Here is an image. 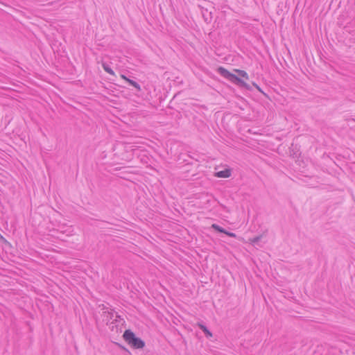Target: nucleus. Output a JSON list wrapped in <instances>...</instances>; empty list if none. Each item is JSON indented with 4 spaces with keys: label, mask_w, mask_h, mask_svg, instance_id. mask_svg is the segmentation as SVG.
I'll list each match as a JSON object with an SVG mask.
<instances>
[{
    "label": "nucleus",
    "mask_w": 355,
    "mask_h": 355,
    "mask_svg": "<svg viewBox=\"0 0 355 355\" xmlns=\"http://www.w3.org/2000/svg\"><path fill=\"white\" fill-rule=\"evenodd\" d=\"M211 227H212L214 230H216V231H218V232H221V233H225V229H223V228H222L221 227H220V226H219V225H218L217 224H212V225H211Z\"/></svg>",
    "instance_id": "obj_8"
},
{
    "label": "nucleus",
    "mask_w": 355,
    "mask_h": 355,
    "mask_svg": "<svg viewBox=\"0 0 355 355\" xmlns=\"http://www.w3.org/2000/svg\"><path fill=\"white\" fill-rule=\"evenodd\" d=\"M231 175V171L230 169H225L223 171L216 173L215 176L220 178H229Z\"/></svg>",
    "instance_id": "obj_5"
},
{
    "label": "nucleus",
    "mask_w": 355,
    "mask_h": 355,
    "mask_svg": "<svg viewBox=\"0 0 355 355\" xmlns=\"http://www.w3.org/2000/svg\"><path fill=\"white\" fill-rule=\"evenodd\" d=\"M234 71L236 73H238V74L239 76H241L243 78H245L246 80H248L249 78V76H248V73L245 71L240 70V69H234Z\"/></svg>",
    "instance_id": "obj_7"
},
{
    "label": "nucleus",
    "mask_w": 355,
    "mask_h": 355,
    "mask_svg": "<svg viewBox=\"0 0 355 355\" xmlns=\"http://www.w3.org/2000/svg\"><path fill=\"white\" fill-rule=\"evenodd\" d=\"M130 345H131L132 346L137 349H141L144 347L145 344L144 342L142 341L140 338L135 337V338L131 342Z\"/></svg>",
    "instance_id": "obj_3"
},
{
    "label": "nucleus",
    "mask_w": 355,
    "mask_h": 355,
    "mask_svg": "<svg viewBox=\"0 0 355 355\" xmlns=\"http://www.w3.org/2000/svg\"><path fill=\"white\" fill-rule=\"evenodd\" d=\"M226 235L230 236V237H232V238H235L236 236V234L233 233V232H227L225 230V232L224 233Z\"/></svg>",
    "instance_id": "obj_11"
},
{
    "label": "nucleus",
    "mask_w": 355,
    "mask_h": 355,
    "mask_svg": "<svg viewBox=\"0 0 355 355\" xmlns=\"http://www.w3.org/2000/svg\"><path fill=\"white\" fill-rule=\"evenodd\" d=\"M218 72L224 78L229 80L232 83L237 85L239 86L248 88V84L244 82L243 80L235 76L234 74L230 73L224 67H220L218 69Z\"/></svg>",
    "instance_id": "obj_1"
},
{
    "label": "nucleus",
    "mask_w": 355,
    "mask_h": 355,
    "mask_svg": "<svg viewBox=\"0 0 355 355\" xmlns=\"http://www.w3.org/2000/svg\"><path fill=\"white\" fill-rule=\"evenodd\" d=\"M200 328L202 330V331L208 336H211V333L207 329V328L203 324H199Z\"/></svg>",
    "instance_id": "obj_9"
},
{
    "label": "nucleus",
    "mask_w": 355,
    "mask_h": 355,
    "mask_svg": "<svg viewBox=\"0 0 355 355\" xmlns=\"http://www.w3.org/2000/svg\"><path fill=\"white\" fill-rule=\"evenodd\" d=\"M121 78L125 80L127 83H128L130 85L133 86L135 88L137 89V91H141V87L140 85L135 81L127 78L125 75L121 74Z\"/></svg>",
    "instance_id": "obj_2"
},
{
    "label": "nucleus",
    "mask_w": 355,
    "mask_h": 355,
    "mask_svg": "<svg viewBox=\"0 0 355 355\" xmlns=\"http://www.w3.org/2000/svg\"><path fill=\"white\" fill-rule=\"evenodd\" d=\"M123 338L129 344L135 338V334L130 330H126L124 332Z\"/></svg>",
    "instance_id": "obj_4"
},
{
    "label": "nucleus",
    "mask_w": 355,
    "mask_h": 355,
    "mask_svg": "<svg viewBox=\"0 0 355 355\" xmlns=\"http://www.w3.org/2000/svg\"><path fill=\"white\" fill-rule=\"evenodd\" d=\"M261 239V236H256L254 238L249 239V241L252 245H256Z\"/></svg>",
    "instance_id": "obj_10"
},
{
    "label": "nucleus",
    "mask_w": 355,
    "mask_h": 355,
    "mask_svg": "<svg viewBox=\"0 0 355 355\" xmlns=\"http://www.w3.org/2000/svg\"><path fill=\"white\" fill-rule=\"evenodd\" d=\"M103 69L109 74L112 76H115L114 71L110 68V67L105 62H102L101 63Z\"/></svg>",
    "instance_id": "obj_6"
}]
</instances>
